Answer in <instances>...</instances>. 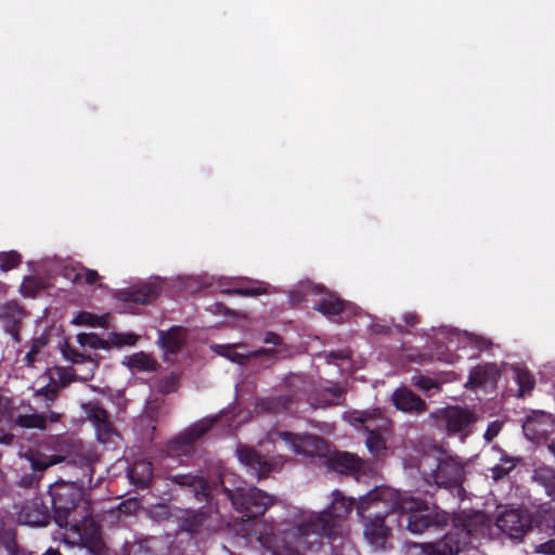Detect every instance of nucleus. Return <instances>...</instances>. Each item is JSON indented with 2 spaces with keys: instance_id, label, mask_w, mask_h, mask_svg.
I'll return each mask as SVG.
<instances>
[{
  "instance_id": "38",
  "label": "nucleus",
  "mask_w": 555,
  "mask_h": 555,
  "mask_svg": "<svg viewBox=\"0 0 555 555\" xmlns=\"http://www.w3.org/2000/svg\"><path fill=\"white\" fill-rule=\"evenodd\" d=\"M502 429V423L500 421H493L491 422L488 427H487V430L483 435L485 439L489 442L491 441L494 437L498 436V434L501 431Z\"/></svg>"
},
{
  "instance_id": "13",
  "label": "nucleus",
  "mask_w": 555,
  "mask_h": 555,
  "mask_svg": "<svg viewBox=\"0 0 555 555\" xmlns=\"http://www.w3.org/2000/svg\"><path fill=\"white\" fill-rule=\"evenodd\" d=\"M393 405L406 413H421L425 410V402L411 390L400 388L391 396Z\"/></svg>"
},
{
  "instance_id": "29",
  "label": "nucleus",
  "mask_w": 555,
  "mask_h": 555,
  "mask_svg": "<svg viewBox=\"0 0 555 555\" xmlns=\"http://www.w3.org/2000/svg\"><path fill=\"white\" fill-rule=\"evenodd\" d=\"M21 263V256L16 251L0 253V269L9 271Z\"/></svg>"
},
{
  "instance_id": "7",
  "label": "nucleus",
  "mask_w": 555,
  "mask_h": 555,
  "mask_svg": "<svg viewBox=\"0 0 555 555\" xmlns=\"http://www.w3.org/2000/svg\"><path fill=\"white\" fill-rule=\"evenodd\" d=\"M278 449L283 447L298 454L317 455L321 454L322 441L312 436H295L283 433L276 441Z\"/></svg>"
},
{
  "instance_id": "1",
  "label": "nucleus",
  "mask_w": 555,
  "mask_h": 555,
  "mask_svg": "<svg viewBox=\"0 0 555 555\" xmlns=\"http://www.w3.org/2000/svg\"><path fill=\"white\" fill-rule=\"evenodd\" d=\"M396 508L409 515L408 529L413 533H421L434 524L433 512L426 503L401 498L398 491L391 488H376L362 498L357 506L358 514L363 517L365 512H370L364 525V535L371 544L383 545L388 530L383 525L382 517Z\"/></svg>"
},
{
  "instance_id": "14",
  "label": "nucleus",
  "mask_w": 555,
  "mask_h": 555,
  "mask_svg": "<svg viewBox=\"0 0 555 555\" xmlns=\"http://www.w3.org/2000/svg\"><path fill=\"white\" fill-rule=\"evenodd\" d=\"M238 461L249 467L258 477L267 475L271 466H276V463L268 464L258 455L253 449L240 448L237 449Z\"/></svg>"
},
{
  "instance_id": "37",
  "label": "nucleus",
  "mask_w": 555,
  "mask_h": 555,
  "mask_svg": "<svg viewBox=\"0 0 555 555\" xmlns=\"http://www.w3.org/2000/svg\"><path fill=\"white\" fill-rule=\"evenodd\" d=\"M339 461L341 462L343 465L346 466L347 469H356L360 465V460L357 456L349 453L340 454Z\"/></svg>"
},
{
  "instance_id": "44",
  "label": "nucleus",
  "mask_w": 555,
  "mask_h": 555,
  "mask_svg": "<svg viewBox=\"0 0 555 555\" xmlns=\"http://www.w3.org/2000/svg\"><path fill=\"white\" fill-rule=\"evenodd\" d=\"M59 418H60V414L51 413V414L49 415V420H50L51 422H56V421H59Z\"/></svg>"
},
{
  "instance_id": "46",
  "label": "nucleus",
  "mask_w": 555,
  "mask_h": 555,
  "mask_svg": "<svg viewBox=\"0 0 555 555\" xmlns=\"http://www.w3.org/2000/svg\"><path fill=\"white\" fill-rule=\"evenodd\" d=\"M475 519H476V521H480V520H482V519H483V516H482L481 514H477V515L475 516Z\"/></svg>"
},
{
  "instance_id": "21",
  "label": "nucleus",
  "mask_w": 555,
  "mask_h": 555,
  "mask_svg": "<svg viewBox=\"0 0 555 555\" xmlns=\"http://www.w3.org/2000/svg\"><path fill=\"white\" fill-rule=\"evenodd\" d=\"M74 530L77 532L79 541L81 544L88 547H95L99 543L98 530L91 519H86L83 524V528L80 529L77 526H74Z\"/></svg>"
},
{
  "instance_id": "26",
  "label": "nucleus",
  "mask_w": 555,
  "mask_h": 555,
  "mask_svg": "<svg viewBox=\"0 0 555 555\" xmlns=\"http://www.w3.org/2000/svg\"><path fill=\"white\" fill-rule=\"evenodd\" d=\"M352 505L353 501L351 499L337 494L332 503L331 514L336 518H344L350 512Z\"/></svg>"
},
{
  "instance_id": "34",
  "label": "nucleus",
  "mask_w": 555,
  "mask_h": 555,
  "mask_svg": "<svg viewBox=\"0 0 555 555\" xmlns=\"http://www.w3.org/2000/svg\"><path fill=\"white\" fill-rule=\"evenodd\" d=\"M516 380L520 388V393L529 391L533 387V379L528 371L515 370Z\"/></svg>"
},
{
  "instance_id": "9",
  "label": "nucleus",
  "mask_w": 555,
  "mask_h": 555,
  "mask_svg": "<svg viewBox=\"0 0 555 555\" xmlns=\"http://www.w3.org/2000/svg\"><path fill=\"white\" fill-rule=\"evenodd\" d=\"M554 427L553 417L544 412H533L527 416L522 425L525 436L533 442L545 440L547 435L554 430Z\"/></svg>"
},
{
  "instance_id": "47",
  "label": "nucleus",
  "mask_w": 555,
  "mask_h": 555,
  "mask_svg": "<svg viewBox=\"0 0 555 555\" xmlns=\"http://www.w3.org/2000/svg\"><path fill=\"white\" fill-rule=\"evenodd\" d=\"M260 353H271V350H270V349H268V350H263V351H258L256 354L258 356V354H260Z\"/></svg>"
},
{
  "instance_id": "49",
  "label": "nucleus",
  "mask_w": 555,
  "mask_h": 555,
  "mask_svg": "<svg viewBox=\"0 0 555 555\" xmlns=\"http://www.w3.org/2000/svg\"><path fill=\"white\" fill-rule=\"evenodd\" d=\"M291 298H292L293 301H298L299 300L298 298H295V296L293 294L291 295Z\"/></svg>"
},
{
  "instance_id": "30",
  "label": "nucleus",
  "mask_w": 555,
  "mask_h": 555,
  "mask_svg": "<svg viewBox=\"0 0 555 555\" xmlns=\"http://www.w3.org/2000/svg\"><path fill=\"white\" fill-rule=\"evenodd\" d=\"M43 287H44V285L39 279L29 276V278L24 279V281L21 285V293L24 296L31 297Z\"/></svg>"
},
{
  "instance_id": "27",
  "label": "nucleus",
  "mask_w": 555,
  "mask_h": 555,
  "mask_svg": "<svg viewBox=\"0 0 555 555\" xmlns=\"http://www.w3.org/2000/svg\"><path fill=\"white\" fill-rule=\"evenodd\" d=\"M318 310L325 315H336L343 311V302L334 295H328L318 307Z\"/></svg>"
},
{
  "instance_id": "18",
  "label": "nucleus",
  "mask_w": 555,
  "mask_h": 555,
  "mask_svg": "<svg viewBox=\"0 0 555 555\" xmlns=\"http://www.w3.org/2000/svg\"><path fill=\"white\" fill-rule=\"evenodd\" d=\"M109 314H94L88 311L78 312L72 320V323L77 326H89V327H107L109 324Z\"/></svg>"
},
{
  "instance_id": "23",
  "label": "nucleus",
  "mask_w": 555,
  "mask_h": 555,
  "mask_svg": "<svg viewBox=\"0 0 555 555\" xmlns=\"http://www.w3.org/2000/svg\"><path fill=\"white\" fill-rule=\"evenodd\" d=\"M534 480L544 486L548 494H555V474L553 468L547 466L534 470Z\"/></svg>"
},
{
  "instance_id": "11",
  "label": "nucleus",
  "mask_w": 555,
  "mask_h": 555,
  "mask_svg": "<svg viewBox=\"0 0 555 555\" xmlns=\"http://www.w3.org/2000/svg\"><path fill=\"white\" fill-rule=\"evenodd\" d=\"M496 524L508 537L517 539L522 537L530 527V518L526 513L512 509L500 515Z\"/></svg>"
},
{
  "instance_id": "39",
  "label": "nucleus",
  "mask_w": 555,
  "mask_h": 555,
  "mask_svg": "<svg viewBox=\"0 0 555 555\" xmlns=\"http://www.w3.org/2000/svg\"><path fill=\"white\" fill-rule=\"evenodd\" d=\"M61 462V459L60 457H52L50 460H44V461H40V460H31V466L35 468V469H46L47 467L53 465V464H56Z\"/></svg>"
},
{
  "instance_id": "16",
  "label": "nucleus",
  "mask_w": 555,
  "mask_h": 555,
  "mask_svg": "<svg viewBox=\"0 0 555 555\" xmlns=\"http://www.w3.org/2000/svg\"><path fill=\"white\" fill-rule=\"evenodd\" d=\"M122 364L132 372H143L155 370L157 362L147 353L137 352L126 357Z\"/></svg>"
},
{
  "instance_id": "28",
  "label": "nucleus",
  "mask_w": 555,
  "mask_h": 555,
  "mask_svg": "<svg viewBox=\"0 0 555 555\" xmlns=\"http://www.w3.org/2000/svg\"><path fill=\"white\" fill-rule=\"evenodd\" d=\"M16 423L24 428H44L46 418L38 414L18 415Z\"/></svg>"
},
{
  "instance_id": "25",
  "label": "nucleus",
  "mask_w": 555,
  "mask_h": 555,
  "mask_svg": "<svg viewBox=\"0 0 555 555\" xmlns=\"http://www.w3.org/2000/svg\"><path fill=\"white\" fill-rule=\"evenodd\" d=\"M107 340L109 341L111 347H125V346H134L138 340V335L133 333H109Z\"/></svg>"
},
{
  "instance_id": "41",
  "label": "nucleus",
  "mask_w": 555,
  "mask_h": 555,
  "mask_svg": "<svg viewBox=\"0 0 555 555\" xmlns=\"http://www.w3.org/2000/svg\"><path fill=\"white\" fill-rule=\"evenodd\" d=\"M537 552L542 554L555 555V541L540 544L539 546H537Z\"/></svg>"
},
{
  "instance_id": "10",
  "label": "nucleus",
  "mask_w": 555,
  "mask_h": 555,
  "mask_svg": "<svg viewBox=\"0 0 555 555\" xmlns=\"http://www.w3.org/2000/svg\"><path fill=\"white\" fill-rule=\"evenodd\" d=\"M486 345H487V343L483 338H480L473 334L453 333L449 337L448 346L446 347V350L442 348H439L436 351V358L442 362L453 363L455 361V357L450 352L451 349L459 348V347H463V348L475 347V348L481 349Z\"/></svg>"
},
{
  "instance_id": "3",
  "label": "nucleus",
  "mask_w": 555,
  "mask_h": 555,
  "mask_svg": "<svg viewBox=\"0 0 555 555\" xmlns=\"http://www.w3.org/2000/svg\"><path fill=\"white\" fill-rule=\"evenodd\" d=\"M421 468H429L438 487L455 488L462 485L465 477V464L457 457L440 454L437 459L430 455L423 457Z\"/></svg>"
},
{
  "instance_id": "35",
  "label": "nucleus",
  "mask_w": 555,
  "mask_h": 555,
  "mask_svg": "<svg viewBox=\"0 0 555 555\" xmlns=\"http://www.w3.org/2000/svg\"><path fill=\"white\" fill-rule=\"evenodd\" d=\"M488 370L492 371L493 367L480 366V367L476 369L475 371H473L470 373L467 385L475 387L477 385H481V384L486 383V374H487Z\"/></svg>"
},
{
  "instance_id": "8",
  "label": "nucleus",
  "mask_w": 555,
  "mask_h": 555,
  "mask_svg": "<svg viewBox=\"0 0 555 555\" xmlns=\"http://www.w3.org/2000/svg\"><path fill=\"white\" fill-rule=\"evenodd\" d=\"M163 288V282L158 278H153L139 288L131 291H119L116 293V300L121 304L128 305L146 304L157 298Z\"/></svg>"
},
{
  "instance_id": "45",
  "label": "nucleus",
  "mask_w": 555,
  "mask_h": 555,
  "mask_svg": "<svg viewBox=\"0 0 555 555\" xmlns=\"http://www.w3.org/2000/svg\"><path fill=\"white\" fill-rule=\"evenodd\" d=\"M33 352H34V351H30V352H28V353H27V356H26V359H27L28 363H31V361H33Z\"/></svg>"
},
{
  "instance_id": "33",
  "label": "nucleus",
  "mask_w": 555,
  "mask_h": 555,
  "mask_svg": "<svg viewBox=\"0 0 555 555\" xmlns=\"http://www.w3.org/2000/svg\"><path fill=\"white\" fill-rule=\"evenodd\" d=\"M73 280L76 283L93 284L99 280V274L94 270L80 268L75 272Z\"/></svg>"
},
{
  "instance_id": "40",
  "label": "nucleus",
  "mask_w": 555,
  "mask_h": 555,
  "mask_svg": "<svg viewBox=\"0 0 555 555\" xmlns=\"http://www.w3.org/2000/svg\"><path fill=\"white\" fill-rule=\"evenodd\" d=\"M452 541H453V537H452L451 534H448V535L444 538V540H443V547H447V546L449 547V550H448V551L442 550V553H443L444 555H446V554H450V555H452V554H455V553H457V552H460V551H461V546H460V544H459V543H456L455 545H451Z\"/></svg>"
},
{
  "instance_id": "5",
  "label": "nucleus",
  "mask_w": 555,
  "mask_h": 555,
  "mask_svg": "<svg viewBox=\"0 0 555 555\" xmlns=\"http://www.w3.org/2000/svg\"><path fill=\"white\" fill-rule=\"evenodd\" d=\"M437 417L449 434L460 435L462 440L469 435V427L476 422L470 411L456 406L440 410Z\"/></svg>"
},
{
  "instance_id": "2",
  "label": "nucleus",
  "mask_w": 555,
  "mask_h": 555,
  "mask_svg": "<svg viewBox=\"0 0 555 555\" xmlns=\"http://www.w3.org/2000/svg\"><path fill=\"white\" fill-rule=\"evenodd\" d=\"M64 358L75 366L67 370L54 367L43 374L38 383L41 387L37 390L38 396H46L52 400L59 387L67 385L72 378L88 380L93 377L99 365V360L90 353L79 352L70 347L63 349Z\"/></svg>"
},
{
  "instance_id": "4",
  "label": "nucleus",
  "mask_w": 555,
  "mask_h": 555,
  "mask_svg": "<svg viewBox=\"0 0 555 555\" xmlns=\"http://www.w3.org/2000/svg\"><path fill=\"white\" fill-rule=\"evenodd\" d=\"M351 425L357 426L363 424L367 436L365 439L366 447L373 455H379L386 450V440L384 436L378 431L375 433L373 428L383 429L388 426V420L383 417L377 410L373 411H354L348 415Z\"/></svg>"
},
{
  "instance_id": "48",
  "label": "nucleus",
  "mask_w": 555,
  "mask_h": 555,
  "mask_svg": "<svg viewBox=\"0 0 555 555\" xmlns=\"http://www.w3.org/2000/svg\"><path fill=\"white\" fill-rule=\"evenodd\" d=\"M271 341H272L273 344H276V343H278V337L273 336Z\"/></svg>"
},
{
  "instance_id": "24",
  "label": "nucleus",
  "mask_w": 555,
  "mask_h": 555,
  "mask_svg": "<svg viewBox=\"0 0 555 555\" xmlns=\"http://www.w3.org/2000/svg\"><path fill=\"white\" fill-rule=\"evenodd\" d=\"M519 459L517 457H507L503 456L501 457V462L492 467V478L494 480H499L506 476L512 469L515 468L517 465Z\"/></svg>"
},
{
  "instance_id": "22",
  "label": "nucleus",
  "mask_w": 555,
  "mask_h": 555,
  "mask_svg": "<svg viewBox=\"0 0 555 555\" xmlns=\"http://www.w3.org/2000/svg\"><path fill=\"white\" fill-rule=\"evenodd\" d=\"M77 341L79 346L83 349V351L88 350H108L109 341L107 339H103L93 333H80L77 335Z\"/></svg>"
},
{
  "instance_id": "43",
  "label": "nucleus",
  "mask_w": 555,
  "mask_h": 555,
  "mask_svg": "<svg viewBox=\"0 0 555 555\" xmlns=\"http://www.w3.org/2000/svg\"><path fill=\"white\" fill-rule=\"evenodd\" d=\"M237 292L241 293V294H244V295L255 296V295H259V294L264 293V288L261 287V286H258V287H255V288L240 289Z\"/></svg>"
},
{
  "instance_id": "36",
  "label": "nucleus",
  "mask_w": 555,
  "mask_h": 555,
  "mask_svg": "<svg viewBox=\"0 0 555 555\" xmlns=\"http://www.w3.org/2000/svg\"><path fill=\"white\" fill-rule=\"evenodd\" d=\"M415 386H417L418 388L425 390V391H430L431 389H438L439 386L438 384L431 379L430 377H426V376H420L415 379L414 382Z\"/></svg>"
},
{
  "instance_id": "31",
  "label": "nucleus",
  "mask_w": 555,
  "mask_h": 555,
  "mask_svg": "<svg viewBox=\"0 0 555 555\" xmlns=\"http://www.w3.org/2000/svg\"><path fill=\"white\" fill-rule=\"evenodd\" d=\"M215 350L221 356L228 358L232 362L243 363L246 356L242 352L236 351V347L233 346H216Z\"/></svg>"
},
{
  "instance_id": "15",
  "label": "nucleus",
  "mask_w": 555,
  "mask_h": 555,
  "mask_svg": "<svg viewBox=\"0 0 555 555\" xmlns=\"http://www.w3.org/2000/svg\"><path fill=\"white\" fill-rule=\"evenodd\" d=\"M185 341V333L180 327H172L159 333V343L166 352H176Z\"/></svg>"
},
{
  "instance_id": "20",
  "label": "nucleus",
  "mask_w": 555,
  "mask_h": 555,
  "mask_svg": "<svg viewBox=\"0 0 555 555\" xmlns=\"http://www.w3.org/2000/svg\"><path fill=\"white\" fill-rule=\"evenodd\" d=\"M152 475L153 472L151 463L146 461H139L134 463L129 470V477L132 482L139 487H145L150 482Z\"/></svg>"
},
{
  "instance_id": "17",
  "label": "nucleus",
  "mask_w": 555,
  "mask_h": 555,
  "mask_svg": "<svg viewBox=\"0 0 555 555\" xmlns=\"http://www.w3.org/2000/svg\"><path fill=\"white\" fill-rule=\"evenodd\" d=\"M88 415L96 429L99 439L103 442L107 441L112 434L107 413L100 408H91Z\"/></svg>"
},
{
  "instance_id": "6",
  "label": "nucleus",
  "mask_w": 555,
  "mask_h": 555,
  "mask_svg": "<svg viewBox=\"0 0 555 555\" xmlns=\"http://www.w3.org/2000/svg\"><path fill=\"white\" fill-rule=\"evenodd\" d=\"M231 500L236 509L248 518L262 515L272 504L271 496L258 489H248L246 492L238 490Z\"/></svg>"
},
{
  "instance_id": "12",
  "label": "nucleus",
  "mask_w": 555,
  "mask_h": 555,
  "mask_svg": "<svg viewBox=\"0 0 555 555\" xmlns=\"http://www.w3.org/2000/svg\"><path fill=\"white\" fill-rule=\"evenodd\" d=\"M81 492L74 485H62L53 490V505L57 513H67L76 506Z\"/></svg>"
},
{
  "instance_id": "32",
  "label": "nucleus",
  "mask_w": 555,
  "mask_h": 555,
  "mask_svg": "<svg viewBox=\"0 0 555 555\" xmlns=\"http://www.w3.org/2000/svg\"><path fill=\"white\" fill-rule=\"evenodd\" d=\"M343 390L339 387H333L331 389L323 390L321 392L322 400L319 402L320 406L330 404H336L339 402Z\"/></svg>"
},
{
  "instance_id": "42",
  "label": "nucleus",
  "mask_w": 555,
  "mask_h": 555,
  "mask_svg": "<svg viewBox=\"0 0 555 555\" xmlns=\"http://www.w3.org/2000/svg\"><path fill=\"white\" fill-rule=\"evenodd\" d=\"M211 425V421H203L198 424H196L192 430L196 431V435H202L204 434L208 427Z\"/></svg>"
},
{
  "instance_id": "19",
  "label": "nucleus",
  "mask_w": 555,
  "mask_h": 555,
  "mask_svg": "<svg viewBox=\"0 0 555 555\" xmlns=\"http://www.w3.org/2000/svg\"><path fill=\"white\" fill-rule=\"evenodd\" d=\"M23 318V311L16 302H8L0 309V319L7 331L12 332Z\"/></svg>"
}]
</instances>
